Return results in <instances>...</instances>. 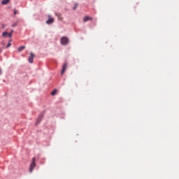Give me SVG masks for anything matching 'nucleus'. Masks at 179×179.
Masks as SVG:
<instances>
[{
  "mask_svg": "<svg viewBox=\"0 0 179 179\" xmlns=\"http://www.w3.org/2000/svg\"><path fill=\"white\" fill-rule=\"evenodd\" d=\"M60 41H61V44H62V45H66V44H68V43H69V39L66 36H63V37H62Z\"/></svg>",
  "mask_w": 179,
  "mask_h": 179,
  "instance_id": "f257e3e1",
  "label": "nucleus"
},
{
  "mask_svg": "<svg viewBox=\"0 0 179 179\" xmlns=\"http://www.w3.org/2000/svg\"><path fill=\"white\" fill-rule=\"evenodd\" d=\"M34 167H36V157H34L32 159V162L30 165L29 171L30 173L33 172V170H34Z\"/></svg>",
  "mask_w": 179,
  "mask_h": 179,
  "instance_id": "f03ea898",
  "label": "nucleus"
},
{
  "mask_svg": "<svg viewBox=\"0 0 179 179\" xmlns=\"http://www.w3.org/2000/svg\"><path fill=\"white\" fill-rule=\"evenodd\" d=\"M49 19L46 21L47 24H52L54 23V18H51L50 15H48Z\"/></svg>",
  "mask_w": 179,
  "mask_h": 179,
  "instance_id": "7ed1b4c3",
  "label": "nucleus"
},
{
  "mask_svg": "<svg viewBox=\"0 0 179 179\" xmlns=\"http://www.w3.org/2000/svg\"><path fill=\"white\" fill-rule=\"evenodd\" d=\"M68 66V63H64V64L62 66V70L61 72V75H63L65 73V71H66V67Z\"/></svg>",
  "mask_w": 179,
  "mask_h": 179,
  "instance_id": "20e7f679",
  "label": "nucleus"
},
{
  "mask_svg": "<svg viewBox=\"0 0 179 179\" xmlns=\"http://www.w3.org/2000/svg\"><path fill=\"white\" fill-rule=\"evenodd\" d=\"M34 58V54L30 53V56L29 57L28 61L30 64H33V59Z\"/></svg>",
  "mask_w": 179,
  "mask_h": 179,
  "instance_id": "39448f33",
  "label": "nucleus"
},
{
  "mask_svg": "<svg viewBox=\"0 0 179 179\" xmlns=\"http://www.w3.org/2000/svg\"><path fill=\"white\" fill-rule=\"evenodd\" d=\"M2 36H3V37H4L5 38H6V37H9L10 38V37H12V33H8V32H6V31H5V32H3V34H2Z\"/></svg>",
  "mask_w": 179,
  "mask_h": 179,
  "instance_id": "423d86ee",
  "label": "nucleus"
},
{
  "mask_svg": "<svg viewBox=\"0 0 179 179\" xmlns=\"http://www.w3.org/2000/svg\"><path fill=\"white\" fill-rule=\"evenodd\" d=\"M89 20H93V18L89 17V16H85L83 18V22H89Z\"/></svg>",
  "mask_w": 179,
  "mask_h": 179,
  "instance_id": "0eeeda50",
  "label": "nucleus"
},
{
  "mask_svg": "<svg viewBox=\"0 0 179 179\" xmlns=\"http://www.w3.org/2000/svg\"><path fill=\"white\" fill-rule=\"evenodd\" d=\"M10 0H2L1 1V4L2 5H8V3H9Z\"/></svg>",
  "mask_w": 179,
  "mask_h": 179,
  "instance_id": "6e6552de",
  "label": "nucleus"
},
{
  "mask_svg": "<svg viewBox=\"0 0 179 179\" xmlns=\"http://www.w3.org/2000/svg\"><path fill=\"white\" fill-rule=\"evenodd\" d=\"M24 48H26V46H20V48H17V51H19V52H22V51H23Z\"/></svg>",
  "mask_w": 179,
  "mask_h": 179,
  "instance_id": "1a4fd4ad",
  "label": "nucleus"
},
{
  "mask_svg": "<svg viewBox=\"0 0 179 179\" xmlns=\"http://www.w3.org/2000/svg\"><path fill=\"white\" fill-rule=\"evenodd\" d=\"M56 16L58 17L59 20H62V16L59 13H56Z\"/></svg>",
  "mask_w": 179,
  "mask_h": 179,
  "instance_id": "9d476101",
  "label": "nucleus"
},
{
  "mask_svg": "<svg viewBox=\"0 0 179 179\" xmlns=\"http://www.w3.org/2000/svg\"><path fill=\"white\" fill-rule=\"evenodd\" d=\"M57 94V90H54L52 92H51V95L52 96H55Z\"/></svg>",
  "mask_w": 179,
  "mask_h": 179,
  "instance_id": "9b49d317",
  "label": "nucleus"
},
{
  "mask_svg": "<svg viewBox=\"0 0 179 179\" xmlns=\"http://www.w3.org/2000/svg\"><path fill=\"white\" fill-rule=\"evenodd\" d=\"M12 45V44H10V41H9L8 44L7 45V48H9V47H10Z\"/></svg>",
  "mask_w": 179,
  "mask_h": 179,
  "instance_id": "f8f14e48",
  "label": "nucleus"
},
{
  "mask_svg": "<svg viewBox=\"0 0 179 179\" xmlns=\"http://www.w3.org/2000/svg\"><path fill=\"white\" fill-rule=\"evenodd\" d=\"M17 13V11L15 10L14 11V15H16Z\"/></svg>",
  "mask_w": 179,
  "mask_h": 179,
  "instance_id": "ddd939ff",
  "label": "nucleus"
},
{
  "mask_svg": "<svg viewBox=\"0 0 179 179\" xmlns=\"http://www.w3.org/2000/svg\"><path fill=\"white\" fill-rule=\"evenodd\" d=\"M10 33H11V34H12L13 33V30H12Z\"/></svg>",
  "mask_w": 179,
  "mask_h": 179,
  "instance_id": "4468645a",
  "label": "nucleus"
},
{
  "mask_svg": "<svg viewBox=\"0 0 179 179\" xmlns=\"http://www.w3.org/2000/svg\"><path fill=\"white\" fill-rule=\"evenodd\" d=\"M73 9H76V6H75V7L73 8Z\"/></svg>",
  "mask_w": 179,
  "mask_h": 179,
  "instance_id": "2eb2a0df",
  "label": "nucleus"
},
{
  "mask_svg": "<svg viewBox=\"0 0 179 179\" xmlns=\"http://www.w3.org/2000/svg\"><path fill=\"white\" fill-rule=\"evenodd\" d=\"M0 52H1V50H0Z\"/></svg>",
  "mask_w": 179,
  "mask_h": 179,
  "instance_id": "dca6fc26",
  "label": "nucleus"
}]
</instances>
